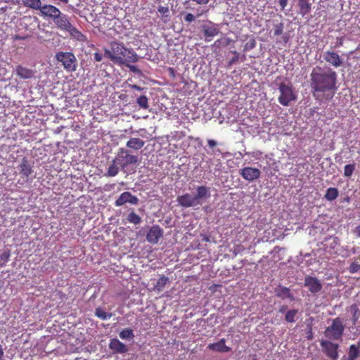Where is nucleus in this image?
Returning <instances> with one entry per match:
<instances>
[{
    "instance_id": "nucleus-28",
    "label": "nucleus",
    "mask_w": 360,
    "mask_h": 360,
    "mask_svg": "<svg viewBox=\"0 0 360 360\" xmlns=\"http://www.w3.org/2000/svg\"><path fill=\"white\" fill-rule=\"evenodd\" d=\"M234 56L233 57H232L229 61L228 62V66L229 67H231V65H233V64L236 63L237 62L239 61V60L240 59V60L242 62L245 61V59H246V57L245 55H243L242 57H240V53L236 51H231Z\"/></svg>"
},
{
    "instance_id": "nucleus-4",
    "label": "nucleus",
    "mask_w": 360,
    "mask_h": 360,
    "mask_svg": "<svg viewBox=\"0 0 360 360\" xmlns=\"http://www.w3.org/2000/svg\"><path fill=\"white\" fill-rule=\"evenodd\" d=\"M278 101L283 106H289L297 98V94L291 82H282L278 84Z\"/></svg>"
},
{
    "instance_id": "nucleus-27",
    "label": "nucleus",
    "mask_w": 360,
    "mask_h": 360,
    "mask_svg": "<svg viewBox=\"0 0 360 360\" xmlns=\"http://www.w3.org/2000/svg\"><path fill=\"white\" fill-rule=\"evenodd\" d=\"M117 165V161H115V159L113 160L112 163L109 166L105 176L110 177L116 176L119 172V167Z\"/></svg>"
},
{
    "instance_id": "nucleus-20",
    "label": "nucleus",
    "mask_w": 360,
    "mask_h": 360,
    "mask_svg": "<svg viewBox=\"0 0 360 360\" xmlns=\"http://www.w3.org/2000/svg\"><path fill=\"white\" fill-rule=\"evenodd\" d=\"M145 141L139 138H131L127 142V147L134 149L135 150H140L143 147Z\"/></svg>"
},
{
    "instance_id": "nucleus-39",
    "label": "nucleus",
    "mask_w": 360,
    "mask_h": 360,
    "mask_svg": "<svg viewBox=\"0 0 360 360\" xmlns=\"http://www.w3.org/2000/svg\"><path fill=\"white\" fill-rule=\"evenodd\" d=\"M354 170H355V164L354 163L346 165L344 167V176L345 177H350L352 175Z\"/></svg>"
},
{
    "instance_id": "nucleus-57",
    "label": "nucleus",
    "mask_w": 360,
    "mask_h": 360,
    "mask_svg": "<svg viewBox=\"0 0 360 360\" xmlns=\"http://www.w3.org/2000/svg\"><path fill=\"white\" fill-rule=\"evenodd\" d=\"M226 41H226V45H228V44H229V41H230V40H229V39H226Z\"/></svg>"
},
{
    "instance_id": "nucleus-7",
    "label": "nucleus",
    "mask_w": 360,
    "mask_h": 360,
    "mask_svg": "<svg viewBox=\"0 0 360 360\" xmlns=\"http://www.w3.org/2000/svg\"><path fill=\"white\" fill-rule=\"evenodd\" d=\"M321 346L327 356H328L333 360L338 359V349L339 347V345L338 344L327 340H322L321 342Z\"/></svg>"
},
{
    "instance_id": "nucleus-44",
    "label": "nucleus",
    "mask_w": 360,
    "mask_h": 360,
    "mask_svg": "<svg viewBox=\"0 0 360 360\" xmlns=\"http://www.w3.org/2000/svg\"><path fill=\"white\" fill-rule=\"evenodd\" d=\"M360 269V265L358 263L353 262L349 267V271L351 273L357 272Z\"/></svg>"
},
{
    "instance_id": "nucleus-3",
    "label": "nucleus",
    "mask_w": 360,
    "mask_h": 360,
    "mask_svg": "<svg viewBox=\"0 0 360 360\" xmlns=\"http://www.w3.org/2000/svg\"><path fill=\"white\" fill-rule=\"evenodd\" d=\"M197 193L192 196L190 193H185L182 195H179L177 198L178 203L185 208L195 207L198 205H201V199H207L210 197V188L200 186L197 188Z\"/></svg>"
},
{
    "instance_id": "nucleus-52",
    "label": "nucleus",
    "mask_w": 360,
    "mask_h": 360,
    "mask_svg": "<svg viewBox=\"0 0 360 360\" xmlns=\"http://www.w3.org/2000/svg\"><path fill=\"white\" fill-rule=\"evenodd\" d=\"M286 309H287V306L286 305H282V306L280 307L278 311L280 313H284L286 311Z\"/></svg>"
},
{
    "instance_id": "nucleus-43",
    "label": "nucleus",
    "mask_w": 360,
    "mask_h": 360,
    "mask_svg": "<svg viewBox=\"0 0 360 360\" xmlns=\"http://www.w3.org/2000/svg\"><path fill=\"white\" fill-rule=\"evenodd\" d=\"M131 63H127V64H124L126 67H127L129 70L136 74H141V70L135 65H130Z\"/></svg>"
},
{
    "instance_id": "nucleus-6",
    "label": "nucleus",
    "mask_w": 360,
    "mask_h": 360,
    "mask_svg": "<svg viewBox=\"0 0 360 360\" xmlns=\"http://www.w3.org/2000/svg\"><path fill=\"white\" fill-rule=\"evenodd\" d=\"M115 161L122 169H124L128 165L136 163L138 162V157L129 154L128 151L124 148H120Z\"/></svg>"
},
{
    "instance_id": "nucleus-24",
    "label": "nucleus",
    "mask_w": 360,
    "mask_h": 360,
    "mask_svg": "<svg viewBox=\"0 0 360 360\" xmlns=\"http://www.w3.org/2000/svg\"><path fill=\"white\" fill-rule=\"evenodd\" d=\"M168 282L169 278L165 275H162L158 280L156 285H155L154 290L158 292H162Z\"/></svg>"
},
{
    "instance_id": "nucleus-5",
    "label": "nucleus",
    "mask_w": 360,
    "mask_h": 360,
    "mask_svg": "<svg viewBox=\"0 0 360 360\" xmlns=\"http://www.w3.org/2000/svg\"><path fill=\"white\" fill-rule=\"evenodd\" d=\"M345 327L340 318L337 317L333 320L332 324L326 328L325 336L329 339L338 340L343 335Z\"/></svg>"
},
{
    "instance_id": "nucleus-19",
    "label": "nucleus",
    "mask_w": 360,
    "mask_h": 360,
    "mask_svg": "<svg viewBox=\"0 0 360 360\" xmlns=\"http://www.w3.org/2000/svg\"><path fill=\"white\" fill-rule=\"evenodd\" d=\"M15 74L20 78L23 79H30L34 75V72L31 69L23 67L22 65H18L16 67Z\"/></svg>"
},
{
    "instance_id": "nucleus-2",
    "label": "nucleus",
    "mask_w": 360,
    "mask_h": 360,
    "mask_svg": "<svg viewBox=\"0 0 360 360\" xmlns=\"http://www.w3.org/2000/svg\"><path fill=\"white\" fill-rule=\"evenodd\" d=\"M104 56L119 65L139 60V56L135 51L115 41L110 44V50L104 49Z\"/></svg>"
},
{
    "instance_id": "nucleus-15",
    "label": "nucleus",
    "mask_w": 360,
    "mask_h": 360,
    "mask_svg": "<svg viewBox=\"0 0 360 360\" xmlns=\"http://www.w3.org/2000/svg\"><path fill=\"white\" fill-rule=\"evenodd\" d=\"M109 348L115 354H124L128 352L127 346L117 338L110 340Z\"/></svg>"
},
{
    "instance_id": "nucleus-17",
    "label": "nucleus",
    "mask_w": 360,
    "mask_h": 360,
    "mask_svg": "<svg viewBox=\"0 0 360 360\" xmlns=\"http://www.w3.org/2000/svg\"><path fill=\"white\" fill-rule=\"evenodd\" d=\"M43 15L55 18L60 15V11L55 6L51 5L41 6L39 8Z\"/></svg>"
},
{
    "instance_id": "nucleus-10",
    "label": "nucleus",
    "mask_w": 360,
    "mask_h": 360,
    "mask_svg": "<svg viewBox=\"0 0 360 360\" xmlns=\"http://www.w3.org/2000/svg\"><path fill=\"white\" fill-rule=\"evenodd\" d=\"M324 60L335 68L342 65V59L338 53L333 51H327L323 54Z\"/></svg>"
},
{
    "instance_id": "nucleus-38",
    "label": "nucleus",
    "mask_w": 360,
    "mask_h": 360,
    "mask_svg": "<svg viewBox=\"0 0 360 360\" xmlns=\"http://www.w3.org/2000/svg\"><path fill=\"white\" fill-rule=\"evenodd\" d=\"M11 256L9 250L4 251L0 255V267H3L8 262Z\"/></svg>"
},
{
    "instance_id": "nucleus-30",
    "label": "nucleus",
    "mask_w": 360,
    "mask_h": 360,
    "mask_svg": "<svg viewBox=\"0 0 360 360\" xmlns=\"http://www.w3.org/2000/svg\"><path fill=\"white\" fill-rule=\"evenodd\" d=\"M119 336L122 340H132L134 337L133 330L130 328L123 329Z\"/></svg>"
},
{
    "instance_id": "nucleus-12",
    "label": "nucleus",
    "mask_w": 360,
    "mask_h": 360,
    "mask_svg": "<svg viewBox=\"0 0 360 360\" xmlns=\"http://www.w3.org/2000/svg\"><path fill=\"white\" fill-rule=\"evenodd\" d=\"M162 236V229L158 225H155L148 230L146 234V239L149 243L155 244Z\"/></svg>"
},
{
    "instance_id": "nucleus-34",
    "label": "nucleus",
    "mask_w": 360,
    "mask_h": 360,
    "mask_svg": "<svg viewBox=\"0 0 360 360\" xmlns=\"http://www.w3.org/2000/svg\"><path fill=\"white\" fill-rule=\"evenodd\" d=\"M53 20H54L56 24L61 29H63V30L68 29L67 20L65 17H61L60 15H58V17H56L55 18H53Z\"/></svg>"
},
{
    "instance_id": "nucleus-53",
    "label": "nucleus",
    "mask_w": 360,
    "mask_h": 360,
    "mask_svg": "<svg viewBox=\"0 0 360 360\" xmlns=\"http://www.w3.org/2000/svg\"><path fill=\"white\" fill-rule=\"evenodd\" d=\"M355 233L358 237L360 238V224L356 226L355 229Z\"/></svg>"
},
{
    "instance_id": "nucleus-48",
    "label": "nucleus",
    "mask_w": 360,
    "mask_h": 360,
    "mask_svg": "<svg viewBox=\"0 0 360 360\" xmlns=\"http://www.w3.org/2000/svg\"><path fill=\"white\" fill-rule=\"evenodd\" d=\"M278 3L281 9L283 10L288 4V0H279Z\"/></svg>"
},
{
    "instance_id": "nucleus-49",
    "label": "nucleus",
    "mask_w": 360,
    "mask_h": 360,
    "mask_svg": "<svg viewBox=\"0 0 360 360\" xmlns=\"http://www.w3.org/2000/svg\"><path fill=\"white\" fill-rule=\"evenodd\" d=\"M207 144H208L210 148H214V147H215L217 145V143L214 140L209 139L207 141Z\"/></svg>"
},
{
    "instance_id": "nucleus-26",
    "label": "nucleus",
    "mask_w": 360,
    "mask_h": 360,
    "mask_svg": "<svg viewBox=\"0 0 360 360\" xmlns=\"http://www.w3.org/2000/svg\"><path fill=\"white\" fill-rule=\"evenodd\" d=\"M24 6L32 9H39L41 8V0H22Z\"/></svg>"
},
{
    "instance_id": "nucleus-8",
    "label": "nucleus",
    "mask_w": 360,
    "mask_h": 360,
    "mask_svg": "<svg viewBox=\"0 0 360 360\" xmlns=\"http://www.w3.org/2000/svg\"><path fill=\"white\" fill-rule=\"evenodd\" d=\"M239 174L245 180L252 182L260 177L261 171L257 168L245 167L240 169Z\"/></svg>"
},
{
    "instance_id": "nucleus-31",
    "label": "nucleus",
    "mask_w": 360,
    "mask_h": 360,
    "mask_svg": "<svg viewBox=\"0 0 360 360\" xmlns=\"http://www.w3.org/2000/svg\"><path fill=\"white\" fill-rule=\"evenodd\" d=\"M359 354V346L352 345L349 347V350L348 353V360H355L358 357Z\"/></svg>"
},
{
    "instance_id": "nucleus-13",
    "label": "nucleus",
    "mask_w": 360,
    "mask_h": 360,
    "mask_svg": "<svg viewBox=\"0 0 360 360\" xmlns=\"http://www.w3.org/2000/svg\"><path fill=\"white\" fill-rule=\"evenodd\" d=\"M304 286L307 287L311 293H316L322 288V285L318 278L310 276L304 278Z\"/></svg>"
},
{
    "instance_id": "nucleus-21",
    "label": "nucleus",
    "mask_w": 360,
    "mask_h": 360,
    "mask_svg": "<svg viewBox=\"0 0 360 360\" xmlns=\"http://www.w3.org/2000/svg\"><path fill=\"white\" fill-rule=\"evenodd\" d=\"M298 1V6L300 8V14L302 16L306 15L311 11V4L309 2V0H297Z\"/></svg>"
},
{
    "instance_id": "nucleus-51",
    "label": "nucleus",
    "mask_w": 360,
    "mask_h": 360,
    "mask_svg": "<svg viewBox=\"0 0 360 360\" xmlns=\"http://www.w3.org/2000/svg\"><path fill=\"white\" fill-rule=\"evenodd\" d=\"M26 38H27V37H22V36H20V35H18V34L14 35L13 37V40H21V39H25Z\"/></svg>"
},
{
    "instance_id": "nucleus-22",
    "label": "nucleus",
    "mask_w": 360,
    "mask_h": 360,
    "mask_svg": "<svg viewBox=\"0 0 360 360\" xmlns=\"http://www.w3.org/2000/svg\"><path fill=\"white\" fill-rule=\"evenodd\" d=\"M19 168L20 173L25 177H28L32 172V167L25 158L22 160Z\"/></svg>"
},
{
    "instance_id": "nucleus-56",
    "label": "nucleus",
    "mask_w": 360,
    "mask_h": 360,
    "mask_svg": "<svg viewBox=\"0 0 360 360\" xmlns=\"http://www.w3.org/2000/svg\"><path fill=\"white\" fill-rule=\"evenodd\" d=\"M219 41H220V40H217V41L214 42V45H217V43H219Z\"/></svg>"
},
{
    "instance_id": "nucleus-14",
    "label": "nucleus",
    "mask_w": 360,
    "mask_h": 360,
    "mask_svg": "<svg viewBox=\"0 0 360 360\" xmlns=\"http://www.w3.org/2000/svg\"><path fill=\"white\" fill-rule=\"evenodd\" d=\"M207 349L213 352L221 353H227L231 350L230 347L226 345V340L224 338L220 339L217 342L209 344Z\"/></svg>"
},
{
    "instance_id": "nucleus-37",
    "label": "nucleus",
    "mask_w": 360,
    "mask_h": 360,
    "mask_svg": "<svg viewBox=\"0 0 360 360\" xmlns=\"http://www.w3.org/2000/svg\"><path fill=\"white\" fill-rule=\"evenodd\" d=\"M56 59L61 62L65 69H68V53L60 52L56 56Z\"/></svg>"
},
{
    "instance_id": "nucleus-35",
    "label": "nucleus",
    "mask_w": 360,
    "mask_h": 360,
    "mask_svg": "<svg viewBox=\"0 0 360 360\" xmlns=\"http://www.w3.org/2000/svg\"><path fill=\"white\" fill-rule=\"evenodd\" d=\"M207 11H205L203 10H202L201 11H200V9H198V13H197V15H196V17L198 18L201 15H202L204 13H205ZM195 19V16L191 13H187L185 17H184V20L186 22H191L193 21H194Z\"/></svg>"
},
{
    "instance_id": "nucleus-50",
    "label": "nucleus",
    "mask_w": 360,
    "mask_h": 360,
    "mask_svg": "<svg viewBox=\"0 0 360 360\" xmlns=\"http://www.w3.org/2000/svg\"><path fill=\"white\" fill-rule=\"evenodd\" d=\"M343 45V39L342 37L338 38L335 47H340Z\"/></svg>"
},
{
    "instance_id": "nucleus-54",
    "label": "nucleus",
    "mask_w": 360,
    "mask_h": 360,
    "mask_svg": "<svg viewBox=\"0 0 360 360\" xmlns=\"http://www.w3.org/2000/svg\"><path fill=\"white\" fill-rule=\"evenodd\" d=\"M131 88L133 89H136V90H138V91H141L143 90V88H141V86H138V85H136V84H134L131 86Z\"/></svg>"
},
{
    "instance_id": "nucleus-25",
    "label": "nucleus",
    "mask_w": 360,
    "mask_h": 360,
    "mask_svg": "<svg viewBox=\"0 0 360 360\" xmlns=\"http://www.w3.org/2000/svg\"><path fill=\"white\" fill-rule=\"evenodd\" d=\"M338 190L336 188L330 187L326 190L324 198L328 201H333L338 197Z\"/></svg>"
},
{
    "instance_id": "nucleus-32",
    "label": "nucleus",
    "mask_w": 360,
    "mask_h": 360,
    "mask_svg": "<svg viewBox=\"0 0 360 360\" xmlns=\"http://www.w3.org/2000/svg\"><path fill=\"white\" fill-rule=\"evenodd\" d=\"M95 315L101 320H107L112 316L111 314L107 313L101 307L96 309Z\"/></svg>"
},
{
    "instance_id": "nucleus-45",
    "label": "nucleus",
    "mask_w": 360,
    "mask_h": 360,
    "mask_svg": "<svg viewBox=\"0 0 360 360\" xmlns=\"http://www.w3.org/2000/svg\"><path fill=\"white\" fill-rule=\"evenodd\" d=\"M158 10V12L161 14L166 15L167 16L168 15L167 14L169 13V8L167 6H160Z\"/></svg>"
},
{
    "instance_id": "nucleus-11",
    "label": "nucleus",
    "mask_w": 360,
    "mask_h": 360,
    "mask_svg": "<svg viewBox=\"0 0 360 360\" xmlns=\"http://www.w3.org/2000/svg\"><path fill=\"white\" fill-rule=\"evenodd\" d=\"M323 250L328 254L326 257H330L335 252V249L339 244V239L338 237L329 236L326 238L323 242Z\"/></svg>"
},
{
    "instance_id": "nucleus-46",
    "label": "nucleus",
    "mask_w": 360,
    "mask_h": 360,
    "mask_svg": "<svg viewBox=\"0 0 360 360\" xmlns=\"http://www.w3.org/2000/svg\"><path fill=\"white\" fill-rule=\"evenodd\" d=\"M352 308L354 309V312L353 314V316H352V321H353V323H355L356 321H357V319H359V315L357 314V312H358V309L356 307V305H352Z\"/></svg>"
},
{
    "instance_id": "nucleus-42",
    "label": "nucleus",
    "mask_w": 360,
    "mask_h": 360,
    "mask_svg": "<svg viewBox=\"0 0 360 360\" xmlns=\"http://www.w3.org/2000/svg\"><path fill=\"white\" fill-rule=\"evenodd\" d=\"M283 24L279 23L276 25H275L274 27V35L279 36L283 33Z\"/></svg>"
},
{
    "instance_id": "nucleus-40",
    "label": "nucleus",
    "mask_w": 360,
    "mask_h": 360,
    "mask_svg": "<svg viewBox=\"0 0 360 360\" xmlns=\"http://www.w3.org/2000/svg\"><path fill=\"white\" fill-rule=\"evenodd\" d=\"M77 68V61L74 54L69 52V71H75Z\"/></svg>"
},
{
    "instance_id": "nucleus-23",
    "label": "nucleus",
    "mask_w": 360,
    "mask_h": 360,
    "mask_svg": "<svg viewBox=\"0 0 360 360\" xmlns=\"http://www.w3.org/2000/svg\"><path fill=\"white\" fill-rule=\"evenodd\" d=\"M69 34L70 35L75 39L77 41H85L86 40V37L85 35H84L82 32L78 31L77 29L73 27L70 23H69Z\"/></svg>"
},
{
    "instance_id": "nucleus-33",
    "label": "nucleus",
    "mask_w": 360,
    "mask_h": 360,
    "mask_svg": "<svg viewBox=\"0 0 360 360\" xmlns=\"http://www.w3.org/2000/svg\"><path fill=\"white\" fill-rule=\"evenodd\" d=\"M127 219L129 223L135 225L139 224L141 222V218L134 212H130L128 214Z\"/></svg>"
},
{
    "instance_id": "nucleus-41",
    "label": "nucleus",
    "mask_w": 360,
    "mask_h": 360,
    "mask_svg": "<svg viewBox=\"0 0 360 360\" xmlns=\"http://www.w3.org/2000/svg\"><path fill=\"white\" fill-rule=\"evenodd\" d=\"M256 46V40L255 38H251L248 42L244 45L243 51L246 52L248 51L253 49Z\"/></svg>"
},
{
    "instance_id": "nucleus-1",
    "label": "nucleus",
    "mask_w": 360,
    "mask_h": 360,
    "mask_svg": "<svg viewBox=\"0 0 360 360\" xmlns=\"http://www.w3.org/2000/svg\"><path fill=\"white\" fill-rule=\"evenodd\" d=\"M309 77L311 92L315 99L321 101L324 95L333 96L337 83L334 70L317 65L312 69Z\"/></svg>"
},
{
    "instance_id": "nucleus-29",
    "label": "nucleus",
    "mask_w": 360,
    "mask_h": 360,
    "mask_svg": "<svg viewBox=\"0 0 360 360\" xmlns=\"http://www.w3.org/2000/svg\"><path fill=\"white\" fill-rule=\"evenodd\" d=\"M298 314L297 309H290L286 311L285 316V320L288 323H294L295 321V318Z\"/></svg>"
},
{
    "instance_id": "nucleus-18",
    "label": "nucleus",
    "mask_w": 360,
    "mask_h": 360,
    "mask_svg": "<svg viewBox=\"0 0 360 360\" xmlns=\"http://www.w3.org/2000/svg\"><path fill=\"white\" fill-rule=\"evenodd\" d=\"M275 294L278 297H280L283 300L288 298L291 301L295 300V297L291 293L290 289L285 286L279 285L275 290Z\"/></svg>"
},
{
    "instance_id": "nucleus-16",
    "label": "nucleus",
    "mask_w": 360,
    "mask_h": 360,
    "mask_svg": "<svg viewBox=\"0 0 360 360\" xmlns=\"http://www.w3.org/2000/svg\"><path fill=\"white\" fill-rule=\"evenodd\" d=\"M210 23L212 24V26H209L207 25H203L202 26V29L203 31L204 36L205 37L206 41H210L211 40L210 38H213L219 33V30L217 27V25L210 21Z\"/></svg>"
},
{
    "instance_id": "nucleus-36",
    "label": "nucleus",
    "mask_w": 360,
    "mask_h": 360,
    "mask_svg": "<svg viewBox=\"0 0 360 360\" xmlns=\"http://www.w3.org/2000/svg\"><path fill=\"white\" fill-rule=\"evenodd\" d=\"M136 103L141 108L148 109L149 108L148 99L144 95L139 96L136 100Z\"/></svg>"
},
{
    "instance_id": "nucleus-55",
    "label": "nucleus",
    "mask_w": 360,
    "mask_h": 360,
    "mask_svg": "<svg viewBox=\"0 0 360 360\" xmlns=\"http://www.w3.org/2000/svg\"><path fill=\"white\" fill-rule=\"evenodd\" d=\"M4 350H3V349H2L1 345H0V360H4V359H3V357H4Z\"/></svg>"
},
{
    "instance_id": "nucleus-9",
    "label": "nucleus",
    "mask_w": 360,
    "mask_h": 360,
    "mask_svg": "<svg viewBox=\"0 0 360 360\" xmlns=\"http://www.w3.org/2000/svg\"><path fill=\"white\" fill-rule=\"evenodd\" d=\"M138 202L139 198L136 195H132L129 191H124L115 200V205L116 207H120L126 203H129L131 205H137Z\"/></svg>"
},
{
    "instance_id": "nucleus-47",
    "label": "nucleus",
    "mask_w": 360,
    "mask_h": 360,
    "mask_svg": "<svg viewBox=\"0 0 360 360\" xmlns=\"http://www.w3.org/2000/svg\"><path fill=\"white\" fill-rule=\"evenodd\" d=\"M94 58L96 61L100 62L103 59V55L100 53L96 52L94 53Z\"/></svg>"
}]
</instances>
